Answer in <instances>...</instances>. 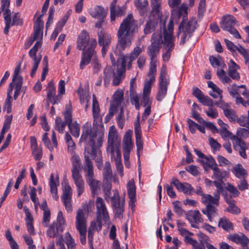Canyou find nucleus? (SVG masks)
Returning a JSON list of instances; mask_svg holds the SVG:
<instances>
[{
	"instance_id": "obj_21",
	"label": "nucleus",
	"mask_w": 249,
	"mask_h": 249,
	"mask_svg": "<svg viewBox=\"0 0 249 249\" xmlns=\"http://www.w3.org/2000/svg\"><path fill=\"white\" fill-rule=\"evenodd\" d=\"M171 184H173L178 191L182 192L185 195L191 196L194 192V188L190 184L187 182L181 183L177 178L173 180Z\"/></svg>"
},
{
	"instance_id": "obj_11",
	"label": "nucleus",
	"mask_w": 249,
	"mask_h": 249,
	"mask_svg": "<svg viewBox=\"0 0 249 249\" xmlns=\"http://www.w3.org/2000/svg\"><path fill=\"white\" fill-rule=\"evenodd\" d=\"M249 133V130L248 129L240 128L238 129L236 135L232 136L231 138L234 149L238 151L240 156L244 159L247 158L246 150L248 148V145L242 140L241 137H244V135H248Z\"/></svg>"
},
{
	"instance_id": "obj_25",
	"label": "nucleus",
	"mask_w": 249,
	"mask_h": 249,
	"mask_svg": "<svg viewBox=\"0 0 249 249\" xmlns=\"http://www.w3.org/2000/svg\"><path fill=\"white\" fill-rule=\"evenodd\" d=\"M208 240V237L204 235H201L199 237V242L192 238H187V242L193 246L194 249H205Z\"/></svg>"
},
{
	"instance_id": "obj_53",
	"label": "nucleus",
	"mask_w": 249,
	"mask_h": 249,
	"mask_svg": "<svg viewBox=\"0 0 249 249\" xmlns=\"http://www.w3.org/2000/svg\"><path fill=\"white\" fill-rule=\"evenodd\" d=\"M185 223L180 221L177 222V226L178 228V231L179 233L183 236H185L186 240L187 241L188 236L192 234V233L189 231L183 228L185 225Z\"/></svg>"
},
{
	"instance_id": "obj_13",
	"label": "nucleus",
	"mask_w": 249,
	"mask_h": 249,
	"mask_svg": "<svg viewBox=\"0 0 249 249\" xmlns=\"http://www.w3.org/2000/svg\"><path fill=\"white\" fill-rule=\"evenodd\" d=\"M237 21L236 18L231 15H227L222 17L220 22L221 28L228 31L236 39H241V36L238 31L234 28Z\"/></svg>"
},
{
	"instance_id": "obj_58",
	"label": "nucleus",
	"mask_w": 249,
	"mask_h": 249,
	"mask_svg": "<svg viewBox=\"0 0 249 249\" xmlns=\"http://www.w3.org/2000/svg\"><path fill=\"white\" fill-rule=\"evenodd\" d=\"M72 189L69 185H66L63 190V195L61 198H71Z\"/></svg>"
},
{
	"instance_id": "obj_55",
	"label": "nucleus",
	"mask_w": 249,
	"mask_h": 249,
	"mask_svg": "<svg viewBox=\"0 0 249 249\" xmlns=\"http://www.w3.org/2000/svg\"><path fill=\"white\" fill-rule=\"evenodd\" d=\"M161 0H151V5L152 10L151 13L159 16V12L161 9L160 4Z\"/></svg>"
},
{
	"instance_id": "obj_16",
	"label": "nucleus",
	"mask_w": 249,
	"mask_h": 249,
	"mask_svg": "<svg viewBox=\"0 0 249 249\" xmlns=\"http://www.w3.org/2000/svg\"><path fill=\"white\" fill-rule=\"evenodd\" d=\"M142 52V49L137 46L135 47L130 54L123 55L121 56V66L123 69H130L132 66V62L136 59L140 53Z\"/></svg>"
},
{
	"instance_id": "obj_6",
	"label": "nucleus",
	"mask_w": 249,
	"mask_h": 249,
	"mask_svg": "<svg viewBox=\"0 0 249 249\" xmlns=\"http://www.w3.org/2000/svg\"><path fill=\"white\" fill-rule=\"evenodd\" d=\"M165 27V23H164ZM174 31V23L172 19H170L167 26V28L164 27L163 31V47L167 49L165 53L162 54V59L164 62L168 61L171 56V51L174 47L175 37L173 36Z\"/></svg>"
},
{
	"instance_id": "obj_35",
	"label": "nucleus",
	"mask_w": 249,
	"mask_h": 249,
	"mask_svg": "<svg viewBox=\"0 0 249 249\" xmlns=\"http://www.w3.org/2000/svg\"><path fill=\"white\" fill-rule=\"evenodd\" d=\"M225 199L229 204V207L227 208L228 212L231 213H240V209L235 205V201L231 198V196H225Z\"/></svg>"
},
{
	"instance_id": "obj_10",
	"label": "nucleus",
	"mask_w": 249,
	"mask_h": 249,
	"mask_svg": "<svg viewBox=\"0 0 249 249\" xmlns=\"http://www.w3.org/2000/svg\"><path fill=\"white\" fill-rule=\"evenodd\" d=\"M151 44L148 47L147 53L150 57V62L149 64L156 65L157 60L156 59L157 55L159 53L161 44H163L164 39L161 32L159 33H154L152 36Z\"/></svg>"
},
{
	"instance_id": "obj_46",
	"label": "nucleus",
	"mask_w": 249,
	"mask_h": 249,
	"mask_svg": "<svg viewBox=\"0 0 249 249\" xmlns=\"http://www.w3.org/2000/svg\"><path fill=\"white\" fill-rule=\"evenodd\" d=\"M209 60L211 64L213 67H220L221 68H225L226 67V64L221 58H216L213 56L209 57Z\"/></svg>"
},
{
	"instance_id": "obj_7",
	"label": "nucleus",
	"mask_w": 249,
	"mask_h": 249,
	"mask_svg": "<svg viewBox=\"0 0 249 249\" xmlns=\"http://www.w3.org/2000/svg\"><path fill=\"white\" fill-rule=\"evenodd\" d=\"M197 27V21L196 18H192L188 21L182 20L179 27L177 36L178 37L182 33L180 44L184 45L187 40L192 36Z\"/></svg>"
},
{
	"instance_id": "obj_50",
	"label": "nucleus",
	"mask_w": 249,
	"mask_h": 249,
	"mask_svg": "<svg viewBox=\"0 0 249 249\" xmlns=\"http://www.w3.org/2000/svg\"><path fill=\"white\" fill-rule=\"evenodd\" d=\"M125 69H123L122 67L121 69L117 71V75H114L113 79L112 84L114 86H118L121 83L122 79L123 78V74L125 72Z\"/></svg>"
},
{
	"instance_id": "obj_47",
	"label": "nucleus",
	"mask_w": 249,
	"mask_h": 249,
	"mask_svg": "<svg viewBox=\"0 0 249 249\" xmlns=\"http://www.w3.org/2000/svg\"><path fill=\"white\" fill-rule=\"evenodd\" d=\"M91 59H92L91 66L92 67L93 73H97L101 71L102 67L97 58L96 52L94 55L92 56Z\"/></svg>"
},
{
	"instance_id": "obj_34",
	"label": "nucleus",
	"mask_w": 249,
	"mask_h": 249,
	"mask_svg": "<svg viewBox=\"0 0 249 249\" xmlns=\"http://www.w3.org/2000/svg\"><path fill=\"white\" fill-rule=\"evenodd\" d=\"M211 169L213 172L212 178L216 179L219 181L223 182V179L226 176V171L220 170L218 167L217 163Z\"/></svg>"
},
{
	"instance_id": "obj_57",
	"label": "nucleus",
	"mask_w": 249,
	"mask_h": 249,
	"mask_svg": "<svg viewBox=\"0 0 249 249\" xmlns=\"http://www.w3.org/2000/svg\"><path fill=\"white\" fill-rule=\"evenodd\" d=\"M233 173L238 178H240L246 174V170L241 164H237L233 167Z\"/></svg>"
},
{
	"instance_id": "obj_14",
	"label": "nucleus",
	"mask_w": 249,
	"mask_h": 249,
	"mask_svg": "<svg viewBox=\"0 0 249 249\" xmlns=\"http://www.w3.org/2000/svg\"><path fill=\"white\" fill-rule=\"evenodd\" d=\"M169 84V79L167 75L166 67L165 65H163L160 73L159 89L156 97L158 101L161 102L165 97Z\"/></svg>"
},
{
	"instance_id": "obj_43",
	"label": "nucleus",
	"mask_w": 249,
	"mask_h": 249,
	"mask_svg": "<svg viewBox=\"0 0 249 249\" xmlns=\"http://www.w3.org/2000/svg\"><path fill=\"white\" fill-rule=\"evenodd\" d=\"M92 110L93 117L95 121L99 118L100 112L99 104L95 95H92Z\"/></svg>"
},
{
	"instance_id": "obj_42",
	"label": "nucleus",
	"mask_w": 249,
	"mask_h": 249,
	"mask_svg": "<svg viewBox=\"0 0 249 249\" xmlns=\"http://www.w3.org/2000/svg\"><path fill=\"white\" fill-rule=\"evenodd\" d=\"M65 140L67 143L68 152L70 153H74V150L76 148V145L72 140L71 137L68 132L65 133Z\"/></svg>"
},
{
	"instance_id": "obj_52",
	"label": "nucleus",
	"mask_w": 249,
	"mask_h": 249,
	"mask_svg": "<svg viewBox=\"0 0 249 249\" xmlns=\"http://www.w3.org/2000/svg\"><path fill=\"white\" fill-rule=\"evenodd\" d=\"M113 72V71L110 67H107L104 69V82L105 86L108 85Z\"/></svg>"
},
{
	"instance_id": "obj_62",
	"label": "nucleus",
	"mask_w": 249,
	"mask_h": 249,
	"mask_svg": "<svg viewBox=\"0 0 249 249\" xmlns=\"http://www.w3.org/2000/svg\"><path fill=\"white\" fill-rule=\"evenodd\" d=\"M51 220V213L50 210L43 211L42 225L44 227H47Z\"/></svg>"
},
{
	"instance_id": "obj_31",
	"label": "nucleus",
	"mask_w": 249,
	"mask_h": 249,
	"mask_svg": "<svg viewBox=\"0 0 249 249\" xmlns=\"http://www.w3.org/2000/svg\"><path fill=\"white\" fill-rule=\"evenodd\" d=\"M98 43L100 46H109L111 37L109 34H106L101 30L98 32Z\"/></svg>"
},
{
	"instance_id": "obj_39",
	"label": "nucleus",
	"mask_w": 249,
	"mask_h": 249,
	"mask_svg": "<svg viewBox=\"0 0 249 249\" xmlns=\"http://www.w3.org/2000/svg\"><path fill=\"white\" fill-rule=\"evenodd\" d=\"M103 174L104 181H111L112 177V172L111 164L109 162L107 161L105 162Z\"/></svg>"
},
{
	"instance_id": "obj_45",
	"label": "nucleus",
	"mask_w": 249,
	"mask_h": 249,
	"mask_svg": "<svg viewBox=\"0 0 249 249\" xmlns=\"http://www.w3.org/2000/svg\"><path fill=\"white\" fill-rule=\"evenodd\" d=\"M135 5L140 14L143 15L147 10L148 1L147 0H138L135 1Z\"/></svg>"
},
{
	"instance_id": "obj_17",
	"label": "nucleus",
	"mask_w": 249,
	"mask_h": 249,
	"mask_svg": "<svg viewBox=\"0 0 249 249\" xmlns=\"http://www.w3.org/2000/svg\"><path fill=\"white\" fill-rule=\"evenodd\" d=\"M42 44L41 40H37L34 47L29 51V55L34 60V62L31 72V76L33 77L35 75L36 70L41 59V55H36L39 48L41 47Z\"/></svg>"
},
{
	"instance_id": "obj_3",
	"label": "nucleus",
	"mask_w": 249,
	"mask_h": 249,
	"mask_svg": "<svg viewBox=\"0 0 249 249\" xmlns=\"http://www.w3.org/2000/svg\"><path fill=\"white\" fill-rule=\"evenodd\" d=\"M97 46V41L95 38H90L89 33L85 30L81 31L77 40V48L82 50L81 58L79 65L80 69L83 70L89 64L92 56L95 53V48Z\"/></svg>"
},
{
	"instance_id": "obj_63",
	"label": "nucleus",
	"mask_w": 249,
	"mask_h": 249,
	"mask_svg": "<svg viewBox=\"0 0 249 249\" xmlns=\"http://www.w3.org/2000/svg\"><path fill=\"white\" fill-rule=\"evenodd\" d=\"M32 155L36 160H39L42 157V150L40 147H36L32 149Z\"/></svg>"
},
{
	"instance_id": "obj_48",
	"label": "nucleus",
	"mask_w": 249,
	"mask_h": 249,
	"mask_svg": "<svg viewBox=\"0 0 249 249\" xmlns=\"http://www.w3.org/2000/svg\"><path fill=\"white\" fill-rule=\"evenodd\" d=\"M65 118V122L68 124H70L72 123V108L70 104L66 106V110L63 113Z\"/></svg>"
},
{
	"instance_id": "obj_40",
	"label": "nucleus",
	"mask_w": 249,
	"mask_h": 249,
	"mask_svg": "<svg viewBox=\"0 0 249 249\" xmlns=\"http://www.w3.org/2000/svg\"><path fill=\"white\" fill-rule=\"evenodd\" d=\"M3 16L4 19V22L5 24V26L4 27L3 32L5 35H7L9 30V25L10 23V19L11 18V12L10 10L8 9H5L4 11H3Z\"/></svg>"
},
{
	"instance_id": "obj_27",
	"label": "nucleus",
	"mask_w": 249,
	"mask_h": 249,
	"mask_svg": "<svg viewBox=\"0 0 249 249\" xmlns=\"http://www.w3.org/2000/svg\"><path fill=\"white\" fill-rule=\"evenodd\" d=\"M127 191L128 197L130 199L129 205L131 207L135 206V202L136 200V186L133 180H130L127 184Z\"/></svg>"
},
{
	"instance_id": "obj_28",
	"label": "nucleus",
	"mask_w": 249,
	"mask_h": 249,
	"mask_svg": "<svg viewBox=\"0 0 249 249\" xmlns=\"http://www.w3.org/2000/svg\"><path fill=\"white\" fill-rule=\"evenodd\" d=\"M59 178L57 175L55 178H54L53 174H51L49 181V186L50 187V192L52 194L53 197L55 200L58 199V196L57 195V186L59 185Z\"/></svg>"
},
{
	"instance_id": "obj_54",
	"label": "nucleus",
	"mask_w": 249,
	"mask_h": 249,
	"mask_svg": "<svg viewBox=\"0 0 249 249\" xmlns=\"http://www.w3.org/2000/svg\"><path fill=\"white\" fill-rule=\"evenodd\" d=\"M157 20H155L150 19L148 21H147L144 29V32L145 34H150L152 32L157 25Z\"/></svg>"
},
{
	"instance_id": "obj_59",
	"label": "nucleus",
	"mask_w": 249,
	"mask_h": 249,
	"mask_svg": "<svg viewBox=\"0 0 249 249\" xmlns=\"http://www.w3.org/2000/svg\"><path fill=\"white\" fill-rule=\"evenodd\" d=\"M22 24V20L20 18V15L18 13H16L14 14L12 21L10 19V23L9 25V29L11 26L15 25H21Z\"/></svg>"
},
{
	"instance_id": "obj_49",
	"label": "nucleus",
	"mask_w": 249,
	"mask_h": 249,
	"mask_svg": "<svg viewBox=\"0 0 249 249\" xmlns=\"http://www.w3.org/2000/svg\"><path fill=\"white\" fill-rule=\"evenodd\" d=\"M67 124L63 122L60 117H57L55 120V129L60 133H63L65 126Z\"/></svg>"
},
{
	"instance_id": "obj_12",
	"label": "nucleus",
	"mask_w": 249,
	"mask_h": 249,
	"mask_svg": "<svg viewBox=\"0 0 249 249\" xmlns=\"http://www.w3.org/2000/svg\"><path fill=\"white\" fill-rule=\"evenodd\" d=\"M85 211L80 209L77 210L75 221L76 229L79 232L80 242L83 245L86 243L87 217L85 215Z\"/></svg>"
},
{
	"instance_id": "obj_32",
	"label": "nucleus",
	"mask_w": 249,
	"mask_h": 249,
	"mask_svg": "<svg viewBox=\"0 0 249 249\" xmlns=\"http://www.w3.org/2000/svg\"><path fill=\"white\" fill-rule=\"evenodd\" d=\"M215 104L220 107H222L223 105L226 107L225 108H223L224 115L228 118L231 121H234L237 119V116L235 112L233 110L227 108V107H228L227 104L223 102L219 103L216 102Z\"/></svg>"
},
{
	"instance_id": "obj_60",
	"label": "nucleus",
	"mask_w": 249,
	"mask_h": 249,
	"mask_svg": "<svg viewBox=\"0 0 249 249\" xmlns=\"http://www.w3.org/2000/svg\"><path fill=\"white\" fill-rule=\"evenodd\" d=\"M222 182L221 181H214L213 183L216 188L217 192L215 194H218L219 196H220V194H222V195L225 197V196H228V195L226 194V192L224 191Z\"/></svg>"
},
{
	"instance_id": "obj_9",
	"label": "nucleus",
	"mask_w": 249,
	"mask_h": 249,
	"mask_svg": "<svg viewBox=\"0 0 249 249\" xmlns=\"http://www.w3.org/2000/svg\"><path fill=\"white\" fill-rule=\"evenodd\" d=\"M66 221L61 211H59L56 221H53L47 227L46 233L48 237L53 238L61 234L66 226Z\"/></svg>"
},
{
	"instance_id": "obj_8",
	"label": "nucleus",
	"mask_w": 249,
	"mask_h": 249,
	"mask_svg": "<svg viewBox=\"0 0 249 249\" xmlns=\"http://www.w3.org/2000/svg\"><path fill=\"white\" fill-rule=\"evenodd\" d=\"M219 198L220 196L218 194H214L213 196L209 194H206L201 198L202 202L206 205V208L202 209V212L207 215L210 222L212 221L213 217L216 214V209L215 207L213 205L218 206Z\"/></svg>"
},
{
	"instance_id": "obj_44",
	"label": "nucleus",
	"mask_w": 249,
	"mask_h": 249,
	"mask_svg": "<svg viewBox=\"0 0 249 249\" xmlns=\"http://www.w3.org/2000/svg\"><path fill=\"white\" fill-rule=\"evenodd\" d=\"M69 131L71 134L75 138H78L80 135V125L75 121L68 125Z\"/></svg>"
},
{
	"instance_id": "obj_64",
	"label": "nucleus",
	"mask_w": 249,
	"mask_h": 249,
	"mask_svg": "<svg viewBox=\"0 0 249 249\" xmlns=\"http://www.w3.org/2000/svg\"><path fill=\"white\" fill-rule=\"evenodd\" d=\"M222 137V138L224 140H227L228 139H230L231 140V138L232 136H235L233 135L231 132L228 130L227 128L224 127L223 129H221L220 130H219V132Z\"/></svg>"
},
{
	"instance_id": "obj_38",
	"label": "nucleus",
	"mask_w": 249,
	"mask_h": 249,
	"mask_svg": "<svg viewBox=\"0 0 249 249\" xmlns=\"http://www.w3.org/2000/svg\"><path fill=\"white\" fill-rule=\"evenodd\" d=\"M24 210L26 215V224L27 227L28 231L30 233L34 234V228L33 225V217L30 213L28 211V210L27 209H26L25 207H24Z\"/></svg>"
},
{
	"instance_id": "obj_41",
	"label": "nucleus",
	"mask_w": 249,
	"mask_h": 249,
	"mask_svg": "<svg viewBox=\"0 0 249 249\" xmlns=\"http://www.w3.org/2000/svg\"><path fill=\"white\" fill-rule=\"evenodd\" d=\"M218 226L228 232H230L233 230L232 223L229 219L225 217L220 219Z\"/></svg>"
},
{
	"instance_id": "obj_51",
	"label": "nucleus",
	"mask_w": 249,
	"mask_h": 249,
	"mask_svg": "<svg viewBox=\"0 0 249 249\" xmlns=\"http://www.w3.org/2000/svg\"><path fill=\"white\" fill-rule=\"evenodd\" d=\"M243 57L246 64L249 62V50L245 49L240 45H238V48L236 50Z\"/></svg>"
},
{
	"instance_id": "obj_15",
	"label": "nucleus",
	"mask_w": 249,
	"mask_h": 249,
	"mask_svg": "<svg viewBox=\"0 0 249 249\" xmlns=\"http://www.w3.org/2000/svg\"><path fill=\"white\" fill-rule=\"evenodd\" d=\"M113 196H111V206L115 216L118 218L123 217L124 210L125 201L124 199H120L119 192L117 190H113Z\"/></svg>"
},
{
	"instance_id": "obj_33",
	"label": "nucleus",
	"mask_w": 249,
	"mask_h": 249,
	"mask_svg": "<svg viewBox=\"0 0 249 249\" xmlns=\"http://www.w3.org/2000/svg\"><path fill=\"white\" fill-rule=\"evenodd\" d=\"M198 161L202 164L205 171L211 169L216 164L214 159L211 156L205 155L202 159H199Z\"/></svg>"
},
{
	"instance_id": "obj_20",
	"label": "nucleus",
	"mask_w": 249,
	"mask_h": 249,
	"mask_svg": "<svg viewBox=\"0 0 249 249\" xmlns=\"http://www.w3.org/2000/svg\"><path fill=\"white\" fill-rule=\"evenodd\" d=\"M97 216L102 217L105 221H107L109 216L104 199L101 197H97L96 200Z\"/></svg>"
},
{
	"instance_id": "obj_26",
	"label": "nucleus",
	"mask_w": 249,
	"mask_h": 249,
	"mask_svg": "<svg viewBox=\"0 0 249 249\" xmlns=\"http://www.w3.org/2000/svg\"><path fill=\"white\" fill-rule=\"evenodd\" d=\"M227 238L236 244H240L243 247H246L249 244V239L243 234L234 233L229 234Z\"/></svg>"
},
{
	"instance_id": "obj_30",
	"label": "nucleus",
	"mask_w": 249,
	"mask_h": 249,
	"mask_svg": "<svg viewBox=\"0 0 249 249\" xmlns=\"http://www.w3.org/2000/svg\"><path fill=\"white\" fill-rule=\"evenodd\" d=\"M228 65L229 75L232 79L238 80L240 79V75L237 71L239 69V66L237 65L232 60H231L230 61Z\"/></svg>"
},
{
	"instance_id": "obj_61",
	"label": "nucleus",
	"mask_w": 249,
	"mask_h": 249,
	"mask_svg": "<svg viewBox=\"0 0 249 249\" xmlns=\"http://www.w3.org/2000/svg\"><path fill=\"white\" fill-rule=\"evenodd\" d=\"M212 89V91H210L209 93L211 96L215 99H217L219 97L220 99H222V91L217 86H215V87Z\"/></svg>"
},
{
	"instance_id": "obj_29",
	"label": "nucleus",
	"mask_w": 249,
	"mask_h": 249,
	"mask_svg": "<svg viewBox=\"0 0 249 249\" xmlns=\"http://www.w3.org/2000/svg\"><path fill=\"white\" fill-rule=\"evenodd\" d=\"M123 97V91L121 89H117L113 95V101L110 103V106L117 109L121 105Z\"/></svg>"
},
{
	"instance_id": "obj_36",
	"label": "nucleus",
	"mask_w": 249,
	"mask_h": 249,
	"mask_svg": "<svg viewBox=\"0 0 249 249\" xmlns=\"http://www.w3.org/2000/svg\"><path fill=\"white\" fill-rule=\"evenodd\" d=\"M123 151L130 152L133 147L131 133H125L123 139Z\"/></svg>"
},
{
	"instance_id": "obj_1",
	"label": "nucleus",
	"mask_w": 249,
	"mask_h": 249,
	"mask_svg": "<svg viewBox=\"0 0 249 249\" xmlns=\"http://www.w3.org/2000/svg\"><path fill=\"white\" fill-rule=\"evenodd\" d=\"M104 132L103 130H95L90 126L84 125L82 129V133L80 139V142H86L89 139L88 145L91 147L85 149L84 153L85 178L87 182L90 186L93 195L97 194L99 189L100 182L94 178L93 166L92 161L89 159V155L91 158L97 154V149L102 146L104 139Z\"/></svg>"
},
{
	"instance_id": "obj_24",
	"label": "nucleus",
	"mask_w": 249,
	"mask_h": 249,
	"mask_svg": "<svg viewBox=\"0 0 249 249\" xmlns=\"http://www.w3.org/2000/svg\"><path fill=\"white\" fill-rule=\"evenodd\" d=\"M186 219L191 223V226L198 228L197 224L201 222L202 219L200 212L198 210L191 211L186 214Z\"/></svg>"
},
{
	"instance_id": "obj_5",
	"label": "nucleus",
	"mask_w": 249,
	"mask_h": 249,
	"mask_svg": "<svg viewBox=\"0 0 249 249\" xmlns=\"http://www.w3.org/2000/svg\"><path fill=\"white\" fill-rule=\"evenodd\" d=\"M71 160L72 163V178L76 187L78 196H80L85 190V183L80 173L81 160L76 153H73Z\"/></svg>"
},
{
	"instance_id": "obj_23",
	"label": "nucleus",
	"mask_w": 249,
	"mask_h": 249,
	"mask_svg": "<svg viewBox=\"0 0 249 249\" xmlns=\"http://www.w3.org/2000/svg\"><path fill=\"white\" fill-rule=\"evenodd\" d=\"M107 13V8L105 9L103 7L96 5L90 9L89 14L93 18L98 19H104Z\"/></svg>"
},
{
	"instance_id": "obj_56",
	"label": "nucleus",
	"mask_w": 249,
	"mask_h": 249,
	"mask_svg": "<svg viewBox=\"0 0 249 249\" xmlns=\"http://www.w3.org/2000/svg\"><path fill=\"white\" fill-rule=\"evenodd\" d=\"M94 223H91L90 226L88 231V240L90 246V249H93V233L95 231Z\"/></svg>"
},
{
	"instance_id": "obj_19",
	"label": "nucleus",
	"mask_w": 249,
	"mask_h": 249,
	"mask_svg": "<svg viewBox=\"0 0 249 249\" xmlns=\"http://www.w3.org/2000/svg\"><path fill=\"white\" fill-rule=\"evenodd\" d=\"M117 0H113L110 6V20L113 22L115 20L116 17H122L125 15L126 12V6H118L116 7Z\"/></svg>"
},
{
	"instance_id": "obj_2",
	"label": "nucleus",
	"mask_w": 249,
	"mask_h": 249,
	"mask_svg": "<svg viewBox=\"0 0 249 249\" xmlns=\"http://www.w3.org/2000/svg\"><path fill=\"white\" fill-rule=\"evenodd\" d=\"M138 29V22L132 14H128L122 21L117 31V47L120 51L129 47L134 34Z\"/></svg>"
},
{
	"instance_id": "obj_4",
	"label": "nucleus",
	"mask_w": 249,
	"mask_h": 249,
	"mask_svg": "<svg viewBox=\"0 0 249 249\" xmlns=\"http://www.w3.org/2000/svg\"><path fill=\"white\" fill-rule=\"evenodd\" d=\"M120 144L121 138L118 137L116 130L110 128L108 136L107 153L110 155L111 161H115L118 173L122 177L124 172L121 161V154L120 151Z\"/></svg>"
},
{
	"instance_id": "obj_37",
	"label": "nucleus",
	"mask_w": 249,
	"mask_h": 249,
	"mask_svg": "<svg viewBox=\"0 0 249 249\" xmlns=\"http://www.w3.org/2000/svg\"><path fill=\"white\" fill-rule=\"evenodd\" d=\"M13 86L12 83H10L9 85V89L8 90L7 98L5 100L3 108L6 110L7 113L11 112V103L13 100L12 97Z\"/></svg>"
},
{
	"instance_id": "obj_22",
	"label": "nucleus",
	"mask_w": 249,
	"mask_h": 249,
	"mask_svg": "<svg viewBox=\"0 0 249 249\" xmlns=\"http://www.w3.org/2000/svg\"><path fill=\"white\" fill-rule=\"evenodd\" d=\"M55 88L53 82H50L47 88V99L53 104H57L60 97L58 95H55Z\"/></svg>"
},
{
	"instance_id": "obj_18",
	"label": "nucleus",
	"mask_w": 249,
	"mask_h": 249,
	"mask_svg": "<svg viewBox=\"0 0 249 249\" xmlns=\"http://www.w3.org/2000/svg\"><path fill=\"white\" fill-rule=\"evenodd\" d=\"M42 15H40L34 23V36L29 40V46L31 45L36 40H41L43 37L44 22L41 19Z\"/></svg>"
}]
</instances>
